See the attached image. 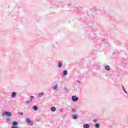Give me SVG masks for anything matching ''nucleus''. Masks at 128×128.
Returning <instances> with one entry per match:
<instances>
[{"label": "nucleus", "mask_w": 128, "mask_h": 128, "mask_svg": "<svg viewBox=\"0 0 128 128\" xmlns=\"http://www.w3.org/2000/svg\"><path fill=\"white\" fill-rule=\"evenodd\" d=\"M26 124H29V126H33L34 125V122L30 120V118H26Z\"/></svg>", "instance_id": "obj_1"}, {"label": "nucleus", "mask_w": 128, "mask_h": 128, "mask_svg": "<svg viewBox=\"0 0 128 128\" xmlns=\"http://www.w3.org/2000/svg\"><path fill=\"white\" fill-rule=\"evenodd\" d=\"M72 102H76L78 100V96H73L72 97Z\"/></svg>", "instance_id": "obj_2"}, {"label": "nucleus", "mask_w": 128, "mask_h": 128, "mask_svg": "<svg viewBox=\"0 0 128 128\" xmlns=\"http://www.w3.org/2000/svg\"><path fill=\"white\" fill-rule=\"evenodd\" d=\"M3 116H12V113L8 112H5L2 113Z\"/></svg>", "instance_id": "obj_3"}, {"label": "nucleus", "mask_w": 128, "mask_h": 128, "mask_svg": "<svg viewBox=\"0 0 128 128\" xmlns=\"http://www.w3.org/2000/svg\"><path fill=\"white\" fill-rule=\"evenodd\" d=\"M32 102V100H28L25 102V104H27V106H30V104Z\"/></svg>", "instance_id": "obj_4"}, {"label": "nucleus", "mask_w": 128, "mask_h": 128, "mask_svg": "<svg viewBox=\"0 0 128 128\" xmlns=\"http://www.w3.org/2000/svg\"><path fill=\"white\" fill-rule=\"evenodd\" d=\"M16 96V92H12V98H14Z\"/></svg>", "instance_id": "obj_5"}, {"label": "nucleus", "mask_w": 128, "mask_h": 128, "mask_svg": "<svg viewBox=\"0 0 128 128\" xmlns=\"http://www.w3.org/2000/svg\"><path fill=\"white\" fill-rule=\"evenodd\" d=\"M105 70H106L110 71V66H105Z\"/></svg>", "instance_id": "obj_6"}, {"label": "nucleus", "mask_w": 128, "mask_h": 128, "mask_svg": "<svg viewBox=\"0 0 128 128\" xmlns=\"http://www.w3.org/2000/svg\"><path fill=\"white\" fill-rule=\"evenodd\" d=\"M62 63L60 62H58V68H62Z\"/></svg>", "instance_id": "obj_7"}, {"label": "nucleus", "mask_w": 128, "mask_h": 128, "mask_svg": "<svg viewBox=\"0 0 128 128\" xmlns=\"http://www.w3.org/2000/svg\"><path fill=\"white\" fill-rule=\"evenodd\" d=\"M18 122L14 121L12 122V126H18Z\"/></svg>", "instance_id": "obj_8"}, {"label": "nucleus", "mask_w": 128, "mask_h": 128, "mask_svg": "<svg viewBox=\"0 0 128 128\" xmlns=\"http://www.w3.org/2000/svg\"><path fill=\"white\" fill-rule=\"evenodd\" d=\"M90 126L89 125V124H84L83 126V128H90Z\"/></svg>", "instance_id": "obj_9"}, {"label": "nucleus", "mask_w": 128, "mask_h": 128, "mask_svg": "<svg viewBox=\"0 0 128 128\" xmlns=\"http://www.w3.org/2000/svg\"><path fill=\"white\" fill-rule=\"evenodd\" d=\"M51 112H56V107L53 106L50 108Z\"/></svg>", "instance_id": "obj_10"}, {"label": "nucleus", "mask_w": 128, "mask_h": 128, "mask_svg": "<svg viewBox=\"0 0 128 128\" xmlns=\"http://www.w3.org/2000/svg\"><path fill=\"white\" fill-rule=\"evenodd\" d=\"M72 118H74V120H77L78 116H76V115L72 114Z\"/></svg>", "instance_id": "obj_11"}, {"label": "nucleus", "mask_w": 128, "mask_h": 128, "mask_svg": "<svg viewBox=\"0 0 128 128\" xmlns=\"http://www.w3.org/2000/svg\"><path fill=\"white\" fill-rule=\"evenodd\" d=\"M68 74V71L66 70H64L63 71L62 75L63 76H66Z\"/></svg>", "instance_id": "obj_12"}, {"label": "nucleus", "mask_w": 128, "mask_h": 128, "mask_svg": "<svg viewBox=\"0 0 128 128\" xmlns=\"http://www.w3.org/2000/svg\"><path fill=\"white\" fill-rule=\"evenodd\" d=\"M33 110H38V106H33Z\"/></svg>", "instance_id": "obj_13"}, {"label": "nucleus", "mask_w": 128, "mask_h": 128, "mask_svg": "<svg viewBox=\"0 0 128 128\" xmlns=\"http://www.w3.org/2000/svg\"><path fill=\"white\" fill-rule=\"evenodd\" d=\"M93 122H98V118L93 119Z\"/></svg>", "instance_id": "obj_14"}, {"label": "nucleus", "mask_w": 128, "mask_h": 128, "mask_svg": "<svg viewBox=\"0 0 128 128\" xmlns=\"http://www.w3.org/2000/svg\"><path fill=\"white\" fill-rule=\"evenodd\" d=\"M58 84H56L55 86H54L53 90H58Z\"/></svg>", "instance_id": "obj_15"}, {"label": "nucleus", "mask_w": 128, "mask_h": 128, "mask_svg": "<svg viewBox=\"0 0 128 128\" xmlns=\"http://www.w3.org/2000/svg\"><path fill=\"white\" fill-rule=\"evenodd\" d=\"M44 94V92H41L38 94V98H42V96Z\"/></svg>", "instance_id": "obj_16"}, {"label": "nucleus", "mask_w": 128, "mask_h": 128, "mask_svg": "<svg viewBox=\"0 0 128 128\" xmlns=\"http://www.w3.org/2000/svg\"><path fill=\"white\" fill-rule=\"evenodd\" d=\"M94 126L96 128H100V124H98V123H96L94 124Z\"/></svg>", "instance_id": "obj_17"}, {"label": "nucleus", "mask_w": 128, "mask_h": 128, "mask_svg": "<svg viewBox=\"0 0 128 128\" xmlns=\"http://www.w3.org/2000/svg\"><path fill=\"white\" fill-rule=\"evenodd\" d=\"M34 96H30V100H32H32H34Z\"/></svg>", "instance_id": "obj_18"}, {"label": "nucleus", "mask_w": 128, "mask_h": 128, "mask_svg": "<svg viewBox=\"0 0 128 128\" xmlns=\"http://www.w3.org/2000/svg\"><path fill=\"white\" fill-rule=\"evenodd\" d=\"M122 88L124 92H126V94H128V92H126V91L124 89V86H122Z\"/></svg>", "instance_id": "obj_19"}, {"label": "nucleus", "mask_w": 128, "mask_h": 128, "mask_svg": "<svg viewBox=\"0 0 128 128\" xmlns=\"http://www.w3.org/2000/svg\"><path fill=\"white\" fill-rule=\"evenodd\" d=\"M18 114H19V116H22V114H24V113L21 112H19L18 113Z\"/></svg>", "instance_id": "obj_20"}, {"label": "nucleus", "mask_w": 128, "mask_h": 128, "mask_svg": "<svg viewBox=\"0 0 128 128\" xmlns=\"http://www.w3.org/2000/svg\"><path fill=\"white\" fill-rule=\"evenodd\" d=\"M11 128H20V127H18L16 126H12Z\"/></svg>", "instance_id": "obj_21"}, {"label": "nucleus", "mask_w": 128, "mask_h": 128, "mask_svg": "<svg viewBox=\"0 0 128 128\" xmlns=\"http://www.w3.org/2000/svg\"><path fill=\"white\" fill-rule=\"evenodd\" d=\"M6 121H7V122H10V118H7V119H6Z\"/></svg>", "instance_id": "obj_22"}, {"label": "nucleus", "mask_w": 128, "mask_h": 128, "mask_svg": "<svg viewBox=\"0 0 128 128\" xmlns=\"http://www.w3.org/2000/svg\"><path fill=\"white\" fill-rule=\"evenodd\" d=\"M62 110H62V109H60V112H62Z\"/></svg>", "instance_id": "obj_23"}, {"label": "nucleus", "mask_w": 128, "mask_h": 128, "mask_svg": "<svg viewBox=\"0 0 128 128\" xmlns=\"http://www.w3.org/2000/svg\"><path fill=\"white\" fill-rule=\"evenodd\" d=\"M78 84H80V81H78Z\"/></svg>", "instance_id": "obj_24"}]
</instances>
